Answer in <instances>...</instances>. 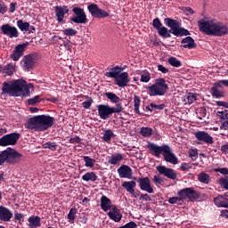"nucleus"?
Listing matches in <instances>:
<instances>
[{"label": "nucleus", "mask_w": 228, "mask_h": 228, "mask_svg": "<svg viewBox=\"0 0 228 228\" xmlns=\"http://www.w3.org/2000/svg\"><path fill=\"white\" fill-rule=\"evenodd\" d=\"M198 27L201 33L213 37H224L228 34V27L222 22H215L213 20L201 19L198 21Z\"/></svg>", "instance_id": "f257e3e1"}, {"label": "nucleus", "mask_w": 228, "mask_h": 228, "mask_svg": "<svg viewBox=\"0 0 228 228\" xmlns=\"http://www.w3.org/2000/svg\"><path fill=\"white\" fill-rule=\"evenodd\" d=\"M164 22L170 29L168 30L167 27H161L157 30L159 37H162V38H170L172 35H175V37H188V35H190V31L184 28H181L179 21L176 20L165 18ZM170 33H172V35Z\"/></svg>", "instance_id": "f03ea898"}, {"label": "nucleus", "mask_w": 228, "mask_h": 228, "mask_svg": "<svg viewBox=\"0 0 228 228\" xmlns=\"http://www.w3.org/2000/svg\"><path fill=\"white\" fill-rule=\"evenodd\" d=\"M54 126V118L49 115H38L30 118L26 123V129L32 131H47Z\"/></svg>", "instance_id": "7ed1b4c3"}, {"label": "nucleus", "mask_w": 228, "mask_h": 228, "mask_svg": "<svg viewBox=\"0 0 228 228\" xmlns=\"http://www.w3.org/2000/svg\"><path fill=\"white\" fill-rule=\"evenodd\" d=\"M148 149L156 158H159V156L162 154L165 161L167 163H172V165H177V163H179L177 157H175V154L172 152L170 146L167 144L159 146L154 142H150L148 144Z\"/></svg>", "instance_id": "20e7f679"}, {"label": "nucleus", "mask_w": 228, "mask_h": 228, "mask_svg": "<svg viewBox=\"0 0 228 228\" xmlns=\"http://www.w3.org/2000/svg\"><path fill=\"white\" fill-rule=\"evenodd\" d=\"M26 81L18 79L12 82H4L2 85V95H12V97H19L22 95L24 85Z\"/></svg>", "instance_id": "39448f33"}, {"label": "nucleus", "mask_w": 228, "mask_h": 228, "mask_svg": "<svg viewBox=\"0 0 228 228\" xmlns=\"http://www.w3.org/2000/svg\"><path fill=\"white\" fill-rule=\"evenodd\" d=\"M24 161V155L15 149L7 148L0 153V167L7 163L8 165H19Z\"/></svg>", "instance_id": "423d86ee"}, {"label": "nucleus", "mask_w": 228, "mask_h": 228, "mask_svg": "<svg viewBox=\"0 0 228 228\" xmlns=\"http://www.w3.org/2000/svg\"><path fill=\"white\" fill-rule=\"evenodd\" d=\"M98 115L102 120H107L113 113H122L124 107L122 103L116 104L115 107H110L106 104H100L97 106Z\"/></svg>", "instance_id": "0eeeda50"}, {"label": "nucleus", "mask_w": 228, "mask_h": 228, "mask_svg": "<svg viewBox=\"0 0 228 228\" xmlns=\"http://www.w3.org/2000/svg\"><path fill=\"white\" fill-rule=\"evenodd\" d=\"M151 97L163 96L168 91V84L165 78H157L154 85L148 87Z\"/></svg>", "instance_id": "6e6552de"}, {"label": "nucleus", "mask_w": 228, "mask_h": 228, "mask_svg": "<svg viewBox=\"0 0 228 228\" xmlns=\"http://www.w3.org/2000/svg\"><path fill=\"white\" fill-rule=\"evenodd\" d=\"M72 12L75 16L70 17L71 22H74V24H86V22H88V18H86V12H85V9L80 7H74Z\"/></svg>", "instance_id": "1a4fd4ad"}, {"label": "nucleus", "mask_w": 228, "mask_h": 228, "mask_svg": "<svg viewBox=\"0 0 228 228\" xmlns=\"http://www.w3.org/2000/svg\"><path fill=\"white\" fill-rule=\"evenodd\" d=\"M177 195L180 196L182 202H184V200H191V202H193L199 199V192L193 190V188L182 189L177 192Z\"/></svg>", "instance_id": "9d476101"}, {"label": "nucleus", "mask_w": 228, "mask_h": 228, "mask_svg": "<svg viewBox=\"0 0 228 228\" xmlns=\"http://www.w3.org/2000/svg\"><path fill=\"white\" fill-rule=\"evenodd\" d=\"M87 10L89 13H91L92 17L94 19H105V17H110V13L101 8L97 4H91L87 6Z\"/></svg>", "instance_id": "9b49d317"}, {"label": "nucleus", "mask_w": 228, "mask_h": 228, "mask_svg": "<svg viewBox=\"0 0 228 228\" xmlns=\"http://www.w3.org/2000/svg\"><path fill=\"white\" fill-rule=\"evenodd\" d=\"M20 138V134L12 133L0 138V147H8V145H16Z\"/></svg>", "instance_id": "f8f14e48"}, {"label": "nucleus", "mask_w": 228, "mask_h": 228, "mask_svg": "<svg viewBox=\"0 0 228 228\" xmlns=\"http://www.w3.org/2000/svg\"><path fill=\"white\" fill-rule=\"evenodd\" d=\"M157 171L159 174H161V175H164L172 181H175V179H177V173H175V171L172 168H168L165 166H158Z\"/></svg>", "instance_id": "ddd939ff"}, {"label": "nucleus", "mask_w": 228, "mask_h": 228, "mask_svg": "<svg viewBox=\"0 0 228 228\" xmlns=\"http://www.w3.org/2000/svg\"><path fill=\"white\" fill-rule=\"evenodd\" d=\"M1 31L3 35L9 37V38H17L19 37V30H17V28L12 27L10 24L2 25Z\"/></svg>", "instance_id": "4468645a"}, {"label": "nucleus", "mask_w": 228, "mask_h": 228, "mask_svg": "<svg viewBox=\"0 0 228 228\" xmlns=\"http://www.w3.org/2000/svg\"><path fill=\"white\" fill-rule=\"evenodd\" d=\"M137 183H139V188L142 191H147V193H154V189L151 185V178H138Z\"/></svg>", "instance_id": "2eb2a0df"}, {"label": "nucleus", "mask_w": 228, "mask_h": 228, "mask_svg": "<svg viewBox=\"0 0 228 228\" xmlns=\"http://www.w3.org/2000/svg\"><path fill=\"white\" fill-rule=\"evenodd\" d=\"M195 138L199 140L200 142H203L204 143H208V145H211L215 142L213 140V137L209 135L207 132L204 131H199L194 134Z\"/></svg>", "instance_id": "dca6fc26"}, {"label": "nucleus", "mask_w": 228, "mask_h": 228, "mask_svg": "<svg viewBox=\"0 0 228 228\" xmlns=\"http://www.w3.org/2000/svg\"><path fill=\"white\" fill-rule=\"evenodd\" d=\"M114 79L119 88H125V86H127V83H129V73L122 72Z\"/></svg>", "instance_id": "f3484780"}, {"label": "nucleus", "mask_w": 228, "mask_h": 228, "mask_svg": "<svg viewBox=\"0 0 228 228\" xmlns=\"http://www.w3.org/2000/svg\"><path fill=\"white\" fill-rule=\"evenodd\" d=\"M118 174L121 179H131L133 177V169L129 166L122 165L118 169Z\"/></svg>", "instance_id": "a211bd4d"}, {"label": "nucleus", "mask_w": 228, "mask_h": 228, "mask_svg": "<svg viewBox=\"0 0 228 228\" xmlns=\"http://www.w3.org/2000/svg\"><path fill=\"white\" fill-rule=\"evenodd\" d=\"M55 15L57 17L58 22H63V19H65L66 13H69V7L67 5L60 6L56 5L54 7Z\"/></svg>", "instance_id": "6ab92c4d"}, {"label": "nucleus", "mask_w": 228, "mask_h": 228, "mask_svg": "<svg viewBox=\"0 0 228 228\" xmlns=\"http://www.w3.org/2000/svg\"><path fill=\"white\" fill-rule=\"evenodd\" d=\"M107 215L110 220H113V222H120V220H122V214L120 213V210L117 208V206H112V208Z\"/></svg>", "instance_id": "aec40b11"}, {"label": "nucleus", "mask_w": 228, "mask_h": 228, "mask_svg": "<svg viewBox=\"0 0 228 228\" xmlns=\"http://www.w3.org/2000/svg\"><path fill=\"white\" fill-rule=\"evenodd\" d=\"M122 188H125V190L130 193L133 197L135 199L138 198L136 195V192L134 191V188H136V182L130 181V182H123L121 184Z\"/></svg>", "instance_id": "412c9836"}, {"label": "nucleus", "mask_w": 228, "mask_h": 228, "mask_svg": "<svg viewBox=\"0 0 228 228\" xmlns=\"http://www.w3.org/2000/svg\"><path fill=\"white\" fill-rule=\"evenodd\" d=\"M12 216L13 214L12 211H10V209H8L6 207H0V220L2 222H10Z\"/></svg>", "instance_id": "4be33fe9"}, {"label": "nucleus", "mask_w": 228, "mask_h": 228, "mask_svg": "<svg viewBox=\"0 0 228 228\" xmlns=\"http://www.w3.org/2000/svg\"><path fill=\"white\" fill-rule=\"evenodd\" d=\"M101 202V208L102 211L106 213V211H110V209L113 208V206L111 205V200L108 198L107 196L102 195L100 200Z\"/></svg>", "instance_id": "5701e85b"}, {"label": "nucleus", "mask_w": 228, "mask_h": 228, "mask_svg": "<svg viewBox=\"0 0 228 228\" xmlns=\"http://www.w3.org/2000/svg\"><path fill=\"white\" fill-rule=\"evenodd\" d=\"M23 68L25 70H31L33 67H35V56L34 55H27L23 59Z\"/></svg>", "instance_id": "b1692460"}, {"label": "nucleus", "mask_w": 228, "mask_h": 228, "mask_svg": "<svg viewBox=\"0 0 228 228\" xmlns=\"http://www.w3.org/2000/svg\"><path fill=\"white\" fill-rule=\"evenodd\" d=\"M181 44H183L182 47H184V49H195V47H197V43H195V40H193V37H191L183 38L181 41Z\"/></svg>", "instance_id": "393cba45"}, {"label": "nucleus", "mask_w": 228, "mask_h": 228, "mask_svg": "<svg viewBox=\"0 0 228 228\" xmlns=\"http://www.w3.org/2000/svg\"><path fill=\"white\" fill-rule=\"evenodd\" d=\"M122 70H124V68L116 66V67L110 69V71L106 72L105 76H106V77H112L113 79H116V77H118L119 76V74H120V72H122Z\"/></svg>", "instance_id": "a878e982"}, {"label": "nucleus", "mask_w": 228, "mask_h": 228, "mask_svg": "<svg viewBox=\"0 0 228 228\" xmlns=\"http://www.w3.org/2000/svg\"><path fill=\"white\" fill-rule=\"evenodd\" d=\"M124 160V156L120 153L113 154L110 157L108 160L109 165H118L120 161Z\"/></svg>", "instance_id": "bb28decb"}, {"label": "nucleus", "mask_w": 228, "mask_h": 228, "mask_svg": "<svg viewBox=\"0 0 228 228\" xmlns=\"http://www.w3.org/2000/svg\"><path fill=\"white\" fill-rule=\"evenodd\" d=\"M28 227H40V217L38 216H32L28 218Z\"/></svg>", "instance_id": "cd10ccee"}, {"label": "nucleus", "mask_w": 228, "mask_h": 228, "mask_svg": "<svg viewBox=\"0 0 228 228\" xmlns=\"http://www.w3.org/2000/svg\"><path fill=\"white\" fill-rule=\"evenodd\" d=\"M198 181L203 184H209L211 182V176H209L206 172H201L198 175Z\"/></svg>", "instance_id": "c85d7f7f"}, {"label": "nucleus", "mask_w": 228, "mask_h": 228, "mask_svg": "<svg viewBox=\"0 0 228 228\" xmlns=\"http://www.w3.org/2000/svg\"><path fill=\"white\" fill-rule=\"evenodd\" d=\"M82 180L86 181V183H88V181H92V183H95V181H97V175H95V173L94 172L86 173L82 176Z\"/></svg>", "instance_id": "c756f323"}, {"label": "nucleus", "mask_w": 228, "mask_h": 228, "mask_svg": "<svg viewBox=\"0 0 228 228\" xmlns=\"http://www.w3.org/2000/svg\"><path fill=\"white\" fill-rule=\"evenodd\" d=\"M107 99H110V102L113 104H118L120 102V97H118L115 93H105Z\"/></svg>", "instance_id": "7c9ffc66"}, {"label": "nucleus", "mask_w": 228, "mask_h": 228, "mask_svg": "<svg viewBox=\"0 0 228 228\" xmlns=\"http://www.w3.org/2000/svg\"><path fill=\"white\" fill-rule=\"evenodd\" d=\"M2 72L5 74V76H12L13 72H15V67L12 64H7L2 69Z\"/></svg>", "instance_id": "2f4dec72"}, {"label": "nucleus", "mask_w": 228, "mask_h": 228, "mask_svg": "<svg viewBox=\"0 0 228 228\" xmlns=\"http://www.w3.org/2000/svg\"><path fill=\"white\" fill-rule=\"evenodd\" d=\"M112 138H115V134L113 133V130L111 129L105 130L102 136L103 142H111Z\"/></svg>", "instance_id": "473e14b6"}, {"label": "nucleus", "mask_w": 228, "mask_h": 228, "mask_svg": "<svg viewBox=\"0 0 228 228\" xmlns=\"http://www.w3.org/2000/svg\"><path fill=\"white\" fill-rule=\"evenodd\" d=\"M142 103V100L137 95L134 96V110L137 115H140V104Z\"/></svg>", "instance_id": "72a5a7b5"}, {"label": "nucleus", "mask_w": 228, "mask_h": 228, "mask_svg": "<svg viewBox=\"0 0 228 228\" xmlns=\"http://www.w3.org/2000/svg\"><path fill=\"white\" fill-rule=\"evenodd\" d=\"M17 26L20 31H29V22H24L22 20L17 21Z\"/></svg>", "instance_id": "f704fd0d"}, {"label": "nucleus", "mask_w": 228, "mask_h": 228, "mask_svg": "<svg viewBox=\"0 0 228 228\" xmlns=\"http://www.w3.org/2000/svg\"><path fill=\"white\" fill-rule=\"evenodd\" d=\"M140 134H142V136H144L145 138H149V136H152V128L142 127L140 130Z\"/></svg>", "instance_id": "c9c22d12"}, {"label": "nucleus", "mask_w": 228, "mask_h": 228, "mask_svg": "<svg viewBox=\"0 0 228 228\" xmlns=\"http://www.w3.org/2000/svg\"><path fill=\"white\" fill-rule=\"evenodd\" d=\"M197 101V96L193 93H189L184 98V102L188 104H192V102H195Z\"/></svg>", "instance_id": "e433bc0d"}, {"label": "nucleus", "mask_w": 228, "mask_h": 228, "mask_svg": "<svg viewBox=\"0 0 228 228\" xmlns=\"http://www.w3.org/2000/svg\"><path fill=\"white\" fill-rule=\"evenodd\" d=\"M167 63H169V65H171L172 67H181V65H183V63L181 62V61L177 60V58L175 57H170L167 60Z\"/></svg>", "instance_id": "4c0bfd02"}, {"label": "nucleus", "mask_w": 228, "mask_h": 228, "mask_svg": "<svg viewBox=\"0 0 228 228\" xmlns=\"http://www.w3.org/2000/svg\"><path fill=\"white\" fill-rule=\"evenodd\" d=\"M84 161H85V167L93 168L94 165H95V159L88 157V156H84Z\"/></svg>", "instance_id": "58836bf2"}, {"label": "nucleus", "mask_w": 228, "mask_h": 228, "mask_svg": "<svg viewBox=\"0 0 228 228\" xmlns=\"http://www.w3.org/2000/svg\"><path fill=\"white\" fill-rule=\"evenodd\" d=\"M211 92H212L213 97H216V99H220V97H224V91L218 90L216 86H212Z\"/></svg>", "instance_id": "ea45409f"}, {"label": "nucleus", "mask_w": 228, "mask_h": 228, "mask_svg": "<svg viewBox=\"0 0 228 228\" xmlns=\"http://www.w3.org/2000/svg\"><path fill=\"white\" fill-rule=\"evenodd\" d=\"M77 214V208H72L68 214V220L74 222L76 220V215Z\"/></svg>", "instance_id": "a19ab883"}, {"label": "nucleus", "mask_w": 228, "mask_h": 228, "mask_svg": "<svg viewBox=\"0 0 228 228\" xmlns=\"http://www.w3.org/2000/svg\"><path fill=\"white\" fill-rule=\"evenodd\" d=\"M63 35H66V37H76L77 35V31L74 28H65L62 30Z\"/></svg>", "instance_id": "79ce46f5"}, {"label": "nucleus", "mask_w": 228, "mask_h": 228, "mask_svg": "<svg viewBox=\"0 0 228 228\" xmlns=\"http://www.w3.org/2000/svg\"><path fill=\"white\" fill-rule=\"evenodd\" d=\"M43 149H49L50 151H56V149H58V144H56L55 142H45L43 144Z\"/></svg>", "instance_id": "37998d69"}, {"label": "nucleus", "mask_w": 228, "mask_h": 228, "mask_svg": "<svg viewBox=\"0 0 228 228\" xmlns=\"http://www.w3.org/2000/svg\"><path fill=\"white\" fill-rule=\"evenodd\" d=\"M86 99H87V101L82 102V106L86 110H90V108L92 107V104L94 103V100L88 96L86 97Z\"/></svg>", "instance_id": "c03bdc74"}, {"label": "nucleus", "mask_w": 228, "mask_h": 228, "mask_svg": "<svg viewBox=\"0 0 228 228\" xmlns=\"http://www.w3.org/2000/svg\"><path fill=\"white\" fill-rule=\"evenodd\" d=\"M169 204H183V201L181 200V196L177 197H171L168 199Z\"/></svg>", "instance_id": "a18cd8bd"}, {"label": "nucleus", "mask_w": 228, "mask_h": 228, "mask_svg": "<svg viewBox=\"0 0 228 228\" xmlns=\"http://www.w3.org/2000/svg\"><path fill=\"white\" fill-rule=\"evenodd\" d=\"M141 81H142V83H149V81H151V73H149V72H144V73L141 76Z\"/></svg>", "instance_id": "49530a36"}, {"label": "nucleus", "mask_w": 228, "mask_h": 228, "mask_svg": "<svg viewBox=\"0 0 228 228\" xmlns=\"http://www.w3.org/2000/svg\"><path fill=\"white\" fill-rule=\"evenodd\" d=\"M189 158L192 159V161H196L199 158V152H197V150H191L189 151Z\"/></svg>", "instance_id": "de8ad7c7"}, {"label": "nucleus", "mask_w": 228, "mask_h": 228, "mask_svg": "<svg viewBox=\"0 0 228 228\" xmlns=\"http://www.w3.org/2000/svg\"><path fill=\"white\" fill-rule=\"evenodd\" d=\"M152 26L154 29H157L158 31L161 28V26H163V24L161 23V20H159V18H156L153 20Z\"/></svg>", "instance_id": "09e8293b"}, {"label": "nucleus", "mask_w": 228, "mask_h": 228, "mask_svg": "<svg viewBox=\"0 0 228 228\" xmlns=\"http://www.w3.org/2000/svg\"><path fill=\"white\" fill-rule=\"evenodd\" d=\"M222 86H228V80H220L214 84V86H216V88H222Z\"/></svg>", "instance_id": "8fccbe9b"}, {"label": "nucleus", "mask_w": 228, "mask_h": 228, "mask_svg": "<svg viewBox=\"0 0 228 228\" xmlns=\"http://www.w3.org/2000/svg\"><path fill=\"white\" fill-rule=\"evenodd\" d=\"M24 49H26V45L22 44V45H18L14 51L22 56V53H24Z\"/></svg>", "instance_id": "3c124183"}, {"label": "nucleus", "mask_w": 228, "mask_h": 228, "mask_svg": "<svg viewBox=\"0 0 228 228\" xmlns=\"http://www.w3.org/2000/svg\"><path fill=\"white\" fill-rule=\"evenodd\" d=\"M153 183L156 184V186H159V184H163V178H161L159 175H154Z\"/></svg>", "instance_id": "603ef678"}, {"label": "nucleus", "mask_w": 228, "mask_h": 228, "mask_svg": "<svg viewBox=\"0 0 228 228\" xmlns=\"http://www.w3.org/2000/svg\"><path fill=\"white\" fill-rule=\"evenodd\" d=\"M29 88H33V85L30 84L29 86H28L26 84H24L21 95H29Z\"/></svg>", "instance_id": "864d4df0"}, {"label": "nucleus", "mask_w": 228, "mask_h": 228, "mask_svg": "<svg viewBox=\"0 0 228 228\" xmlns=\"http://www.w3.org/2000/svg\"><path fill=\"white\" fill-rule=\"evenodd\" d=\"M63 45L67 51H69V53H72V42L70 40L63 41Z\"/></svg>", "instance_id": "5fc2aeb1"}, {"label": "nucleus", "mask_w": 228, "mask_h": 228, "mask_svg": "<svg viewBox=\"0 0 228 228\" xmlns=\"http://www.w3.org/2000/svg\"><path fill=\"white\" fill-rule=\"evenodd\" d=\"M218 183L222 188L228 190V181L225 178H221Z\"/></svg>", "instance_id": "6e6d98bb"}, {"label": "nucleus", "mask_w": 228, "mask_h": 228, "mask_svg": "<svg viewBox=\"0 0 228 228\" xmlns=\"http://www.w3.org/2000/svg\"><path fill=\"white\" fill-rule=\"evenodd\" d=\"M199 113H200L199 118L202 120V118H204V117L208 115V110H206V108L203 107L200 109Z\"/></svg>", "instance_id": "4d7b16f0"}, {"label": "nucleus", "mask_w": 228, "mask_h": 228, "mask_svg": "<svg viewBox=\"0 0 228 228\" xmlns=\"http://www.w3.org/2000/svg\"><path fill=\"white\" fill-rule=\"evenodd\" d=\"M214 172H218L219 174H223V175H228V168L222 167V168H216Z\"/></svg>", "instance_id": "13d9d810"}, {"label": "nucleus", "mask_w": 228, "mask_h": 228, "mask_svg": "<svg viewBox=\"0 0 228 228\" xmlns=\"http://www.w3.org/2000/svg\"><path fill=\"white\" fill-rule=\"evenodd\" d=\"M214 203L217 208H222V195H219L216 198H215Z\"/></svg>", "instance_id": "bf43d9fd"}, {"label": "nucleus", "mask_w": 228, "mask_h": 228, "mask_svg": "<svg viewBox=\"0 0 228 228\" xmlns=\"http://www.w3.org/2000/svg\"><path fill=\"white\" fill-rule=\"evenodd\" d=\"M28 104H37V102H40V96L38 95H36L34 98H31V99H28Z\"/></svg>", "instance_id": "052dcab7"}, {"label": "nucleus", "mask_w": 228, "mask_h": 228, "mask_svg": "<svg viewBox=\"0 0 228 228\" xmlns=\"http://www.w3.org/2000/svg\"><path fill=\"white\" fill-rule=\"evenodd\" d=\"M157 69L159 72H162V74H168V69H167L165 66L159 64L157 66Z\"/></svg>", "instance_id": "680f3d73"}, {"label": "nucleus", "mask_w": 228, "mask_h": 228, "mask_svg": "<svg viewBox=\"0 0 228 228\" xmlns=\"http://www.w3.org/2000/svg\"><path fill=\"white\" fill-rule=\"evenodd\" d=\"M221 208H228V198L222 196Z\"/></svg>", "instance_id": "e2e57ef3"}, {"label": "nucleus", "mask_w": 228, "mask_h": 228, "mask_svg": "<svg viewBox=\"0 0 228 228\" xmlns=\"http://www.w3.org/2000/svg\"><path fill=\"white\" fill-rule=\"evenodd\" d=\"M20 53H17L16 51H14V53L11 55L12 60H13V61H18V60L20 58Z\"/></svg>", "instance_id": "0e129e2a"}, {"label": "nucleus", "mask_w": 228, "mask_h": 228, "mask_svg": "<svg viewBox=\"0 0 228 228\" xmlns=\"http://www.w3.org/2000/svg\"><path fill=\"white\" fill-rule=\"evenodd\" d=\"M180 168L183 172H186V170H190L191 168V166H189L186 163H182Z\"/></svg>", "instance_id": "69168bd1"}, {"label": "nucleus", "mask_w": 228, "mask_h": 228, "mask_svg": "<svg viewBox=\"0 0 228 228\" xmlns=\"http://www.w3.org/2000/svg\"><path fill=\"white\" fill-rule=\"evenodd\" d=\"M150 106L151 108H155V110H163L165 108V104H156V103H151Z\"/></svg>", "instance_id": "338daca9"}, {"label": "nucleus", "mask_w": 228, "mask_h": 228, "mask_svg": "<svg viewBox=\"0 0 228 228\" xmlns=\"http://www.w3.org/2000/svg\"><path fill=\"white\" fill-rule=\"evenodd\" d=\"M70 143H81V138H79L78 136L70 138L69 140Z\"/></svg>", "instance_id": "774afa93"}]
</instances>
